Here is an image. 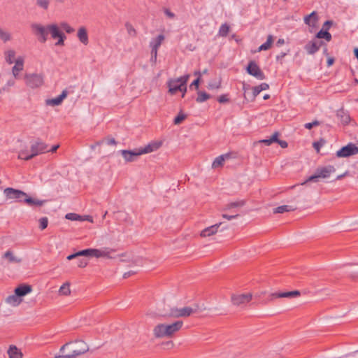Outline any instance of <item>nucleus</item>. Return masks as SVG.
<instances>
[{"mask_svg":"<svg viewBox=\"0 0 358 358\" xmlns=\"http://www.w3.org/2000/svg\"><path fill=\"white\" fill-rule=\"evenodd\" d=\"M89 350L87 344L82 340L69 342L60 348L59 355L55 358H76Z\"/></svg>","mask_w":358,"mask_h":358,"instance_id":"obj_1","label":"nucleus"},{"mask_svg":"<svg viewBox=\"0 0 358 358\" xmlns=\"http://www.w3.org/2000/svg\"><path fill=\"white\" fill-rule=\"evenodd\" d=\"M183 326V322L177 320L171 324L160 323L153 328V335L156 338H173Z\"/></svg>","mask_w":358,"mask_h":358,"instance_id":"obj_2","label":"nucleus"},{"mask_svg":"<svg viewBox=\"0 0 358 358\" xmlns=\"http://www.w3.org/2000/svg\"><path fill=\"white\" fill-rule=\"evenodd\" d=\"M336 169L334 166L331 165L317 168L315 174L309 176L305 181V183L308 182H317L319 181L320 178H327L332 173H334Z\"/></svg>","mask_w":358,"mask_h":358,"instance_id":"obj_3","label":"nucleus"},{"mask_svg":"<svg viewBox=\"0 0 358 358\" xmlns=\"http://www.w3.org/2000/svg\"><path fill=\"white\" fill-rule=\"evenodd\" d=\"M116 250L109 247H103L101 248H94L93 257L96 258H106V259H115L117 257H126L125 253L116 255Z\"/></svg>","mask_w":358,"mask_h":358,"instance_id":"obj_4","label":"nucleus"},{"mask_svg":"<svg viewBox=\"0 0 358 358\" xmlns=\"http://www.w3.org/2000/svg\"><path fill=\"white\" fill-rule=\"evenodd\" d=\"M195 312L196 310L191 307H183L181 308H171L169 312H166L162 315L165 317H186Z\"/></svg>","mask_w":358,"mask_h":358,"instance_id":"obj_5","label":"nucleus"},{"mask_svg":"<svg viewBox=\"0 0 358 358\" xmlns=\"http://www.w3.org/2000/svg\"><path fill=\"white\" fill-rule=\"evenodd\" d=\"M358 154V147L352 143L343 146L340 150L336 151V155L339 158H346Z\"/></svg>","mask_w":358,"mask_h":358,"instance_id":"obj_6","label":"nucleus"},{"mask_svg":"<svg viewBox=\"0 0 358 358\" xmlns=\"http://www.w3.org/2000/svg\"><path fill=\"white\" fill-rule=\"evenodd\" d=\"M31 27L34 34L38 36V41L43 43L46 42L48 36V25L45 27L41 24L34 23Z\"/></svg>","mask_w":358,"mask_h":358,"instance_id":"obj_7","label":"nucleus"},{"mask_svg":"<svg viewBox=\"0 0 358 358\" xmlns=\"http://www.w3.org/2000/svg\"><path fill=\"white\" fill-rule=\"evenodd\" d=\"M24 79L27 85L31 88L39 87L43 84V76L42 74H26Z\"/></svg>","mask_w":358,"mask_h":358,"instance_id":"obj_8","label":"nucleus"},{"mask_svg":"<svg viewBox=\"0 0 358 358\" xmlns=\"http://www.w3.org/2000/svg\"><path fill=\"white\" fill-rule=\"evenodd\" d=\"M3 193L7 199H15L18 202H23L24 197L27 196V193L12 187L6 188Z\"/></svg>","mask_w":358,"mask_h":358,"instance_id":"obj_9","label":"nucleus"},{"mask_svg":"<svg viewBox=\"0 0 358 358\" xmlns=\"http://www.w3.org/2000/svg\"><path fill=\"white\" fill-rule=\"evenodd\" d=\"M246 71L249 75L254 76L258 80H264L266 78L264 72L255 61L249 62L246 67Z\"/></svg>","mask_w":358,"mask_h":358,"instance_id":"obj_10","label":"nucleus"},{"mask_svg":"<svg viewBox=\"0 0 358 358\" xmlns=\"http://www.w3.org/2000/svg\"><path fill=\"white\" fill-rule=\"evenodd\" d=\"M47 149L48 145L38 139L31 146V154L29 158H34L40 154L44 153L47 151Z\"/></svg>","mask_w":358,"mask_h":358,"instance_id":"obj_11","label":"nucleus"},{"mask_svg":"<svg viewBox=\"0 0 358 358\" xmlns=\"http://www.w3.org/2000/svg\"><path fill=\"white\" fill-rule=\"evenodd\" d=\"M120 152L126 162H135L139 156L142 155L139 148L134 150H122Z\"/></svg>","mask_w":358,"mask_h":358,"instance_id":"obj_12","label":"nucleus"},{"mask_svg":"<svg viewBox=\"0 0 358 358\" xmlns=\"http://www.w3.org/2000/svg\"><path fill=\"white\" fill-rule=\"evenodd\" d=\"M324 45H325V43L322 41H310L306 44L304 49L308 55H314Z\"/></svg>","mask_w":358,"mask_h":358,"instance_id":"obj_13","label":"nucleus"},{"mask_svg":"<svg viewBox=\"0 0 358 358\" xmlns=\"http://www.w3.org/2000/svg\"><path fill=\"white\" fill-rule=\"evenodd\" d=\"M252 299L251 294H241L237 295H233L231 296V301L234 305L242 306L247 304Z\"/></svg>","mask_w":358,"mask_h":358,"instance_id":"obj_14","label":"nucleus"},{"mask_svg":"<svg viewBox=\"0 0 358 358\" xmlns=\"http://www.w3.org/2000/svg\"><path fill=\"white\" fill-rule=\"evenodd\" d=\"M65 218L69 220H71V221H77V222H92V223L94 222L93 217L91 215H78V214H76L74 213H67L65 215Z\"/></svg>","mask_w":358,"mask_h":358,"instance_id":"obj_15","label":"nucleus"},{"mask_svg":"<svg viewBox=\"0 0 358 358\" xmlns=\"http://www.w3.org/2000/svg\"><path fill=\"white\" fill-rule=\"evenodd\" d=\"M162 146L161 142L152 141L144 147L139 148L141 155L148 154L157 150Z\"/></svg>","mask_w":358,"mask_h":358,"instance_id":"obj_16","label":"nucleus"},{"mask_svg":"<svg viewBox=\"0 0 358 358\" xmlns=\"http://www.w3.org/2000/svg\"><path fill=\"white\" fill-rule=\"evenodd\" d=\"M67 95L68 92L66 90H64L62 91V94L59 95L57 97L54 99H46L45 103L48 106H59L62 103L63 100L67 96Z\"/></svg>","mask_w":358,"mask_h":358,"instance_id":"obj_17","label":"nucleus"},{"mask_svg":"<svg viewBox=\"0 0 358 358\" xmlns=\"http://www.w3.org/2000/svg\"><path fill=\"white\" fill-rule=\"evenodd\" d=\"M300 295V292L297 290L285 292H275L271 294L273 298H293Z\"/></svg>","mask_w":358,"mask_h":358,"instance_id":"obj_18","label":"nucleus"},{"mask_svg":"<svg viewBox=\"0 0 358 358\" xmlns=\"http://www.w3.org/2000/svg\"><path fill=\"white\" fill-rule=\"evenodd\" d=\"M94 250V248H88V249L80 250L78 252H76L74 254L69 255L67 257V259L71 260V259L77 258L80 256L93 257Z\"/></svg>","mask_w":358,"mask_h":358,"instance_id":"obj_19","label":"nucleus"},{"mask_svg":"<svg viewBox=\"0 0 358 358\" xmlns=\"http://www.w3.org/2000/svg\"><path fill=\"white\" fill-rule=\"evenodd\" d=\"M8 358H23L21 350L15 345H10L7 350Z\"/></svg>","mask_w":358,"mask_h":358,"instance_id":"obj_20","label":"nucleus"},{"mask_svg":"<svg viewBox=\"0 0 358 358\" xmlns=\"http://www.w3.org/2000/svg\"><path fill=\"white\" fill-rule=\"evenodd\" d=\"M220 226V225H210L201 231L200 236L203 238L210 236L219 231Z\"/></svg>","mask_w":358,"mask_h":358,"instance_id":"obj_21","label":"nucleus"},{"mask_svg":"<svg viewBox=\"0 0 358 358\" xmlns=\"http://www.w3.org/2000/svg\"><path fill=\"white\" fill-rule=\"evenodd\" d=\"M336 117L344 125L348 124L350 121V117L348 112L345 111L343 108H341L337 110Z\"/></svg>","mask_w":358,"mask_h":358,"instance_id":"obj_22","label":"nucleus"},{"mask_svg":"<svg viewBox=\"0 0 358 358\" xmlns=\"http://www.w3.org/2000/svg\"><path fill=\"white\" fill-rule=\"evenodd\" d=\"M45 201L44 200H38L34 198H31L27 194V196H24L23 200V202L30 207L41 206L43 205Z\"/></svg>","mask_w":358,"mask_h":358,"instance_id":"obj_23","label":"nucleus"},{"mask_svg":"<svg viewBox=\"0 0 358 358\" xmlns=\"http://www.w3.org/2000/svg\"><path fill=\"white\" fill-rule=\"evenodd\" d=\"M169 92L171 94H175L182 86L179 82H176V79H171L168 81Z\"/></svg>","mask_w":358,"mask_h":358,"instance_id":"obj_24","label":"nucleus"},{"mask_svg":"<svg viewBox=\"0 0 358 358\" xmlns=\"http://www.w3.org/2000/svg\"><path fill=\"white\" fill-rule=\"evenodd\" d=\"M15 64L12 69V72L15 78H17L19 72L23 70L24 67V59L22 57H19L15 60Z\"/></svg>","mask_w":358,"mask_h":358,"instance_id":"obj_25","label":"nucleus"},{"mask_svg":"<svg viewBox=\"0 0 358 358\" xmlns=\"http://www.w3.org/2000/svg\"><path fill=\"white\" fill-rule=\"evenodd\" d=\"M229 154H224L216 157L215 160L213 162L212 168L217 169L218 167L222 166L224 162L225 161V159H229Z\"/></svg>","mask_w":358,"mask_h":358,"instance_id":"obj_26","label":"nucleus"},{"mask_svg":"<svg viewBox=\"0 0 358 358\" xmlns=\"http://www.w3.org/2000/svg\"><path fill=\"white\" fill-rule=\"evenodd\" d=\"M31 287L30 285H20L15 289V293L19 296H24L31 292Z\"/></svg>","mask_w":358,"mask_h":358,"instance_id":"obj_27","label":"nucleus"},{"mask_svg":"<svg viewBox=\"0 0 358 358\" xmlns=\"http://www.w3.org/2000/svg\"><path fill=\"white\" fill-rule=\"evenodd\" d=\"M48 34L50 33L51 34V36L52 38L55 39L57 38L60 35L61 30L59 29V27L56 24H51L48 25Z\"/></svg>","mask_w":358,"mask_h":358,"instance_id":"obj_28","label":"nucleus"},{"mask_svg":"<svg viewBox=\"0 0 358 358\" xmlns=\"http://www.w3.org/2000/svg\"><path fill=\"white\" fill-rule=\"evenodd\" d=\"M78 37L80 41L84 45H87L88 43V35L85 27H82L78 29Z\"/></svg>","mask_w":358,"mask_h":358,"instance_id":"obj_29","label":"nucleus"},{"mask_svg":"<svg viewBox=\"0 0 358 358\" xmlns=\"http://www.w3.org/2000/svg\"><path fill=\"white\" fill-rule=\"evenodd\" d=\"M164 38L165 37L163 34L158 35L156 38H152V41L150 42V47L151 48H153L159 49Z\"/></svg>","mask_w":358,"mask_h":358,"instance_id":"obj_30","label":"nucleus"},{"mask_svg":"<svg viewBox=\"0 0 358 358\" xmlns=\"http://www.w3.org/2000/svg\"><path fill=\"white\" fill-rule=\"evenodd\" d=\"M6 302L12 306H17L22 302V299L15 293V294L8 296Z\"/></svg>","mask_w":358,"mask_h":358,"instance_id":"obj_31","label":"nucleus"},{"mask_svg":"<svg viewBox=\"0 0 358 358\" xmlns=\"http://www.w3.org/2000/svg\"><path fill=\"white\" fill-rule=\"evenodd\" d=\"M295 208L289 205H283L273 208V213H284L285 212H289L294 210Z\"/></svg>","mask_w":358,"mask_h":358,"instance_id":"obj_32","label":"nucleus"},{"mask_svg":"<svg viewBox=\"0 0 358 358\" xmlns=\"http://www.w3.org/2000/svg\"><path fill=\"white\" fill-rule=\"evenodd\" d=\"M4 55H5L6 62L8 64H11L14 62H15V52L13 50H9L6 51L4 52Z\"/></svg>","mask_w":358,"mask_h":358,"instance_id":"obj_33","label":"nucleus"},{"mask_svg":"<svg viewBox=\"0 0 358 358\" xmlns=\"http://www.w3.org/2000/svg\"><path fill=\"white\" fill-rule=\"evenodd\" d=\"M59 294L63 296H69L71 294L70 283L66 282L64 283L59 289Z\"/></svg>","mask_w":358,"mask_h":358,"instance_id":"obj_34","label":"nucleus"},{"mask_svg":"<svg viewBox=\"0 0 358 358\" xmlns=\"http://www.w3.org/2000/svg\"><path fill=\"white\" fill-rule=\"evenodd\" d=\"M197 94H198V96L196 99V101L197 103L204 102L210 98V95L209 94L206 93V92L199 90L197 92Z\"/></svg>","mask_w":358,"mask_h":358,"instance_id":"obj_35","label":"nucleus"},{"mask_svg":"<svg viewBox=\"0 0 358 358\" xmlns=\"http://www.w3.org/2000/svg\"><path fill=\"white\" fill-rule=\"evenodd\" d=\"M279 136V133L278 131H275L270 138L268 139H263L259 141V143H264L266 145H270L273 143H275V141L278 140V137Z\"/></svg>","mask_w":358,"mask_h":358,"instance_id":"obj_36","label":"nucleus"},{"mask_svg":"<svg viewBox=\"0 0 358 358\" xmlns=\"http://www.w3.org/2000/svg\"><path fill=\"white\" fill-rule=\"evenodd\" d=\"M273 38L272 35H268L266 41L259 47V51L268 50L273 43Z\"/></svg>","mask_w":358,"mask_h":358,"instance_id":"obj_37","label":"nucleus"},{"mask_svg":"<svg viewBox=\"0 0 358 358\" xmlns=\"http://www.w3.org/2000/svg\"><path fill=\"white\" fill-rule=\"evenodd\" d=\"M229 30L230 27L229 24L227 23L222 24L219 29L218 35L222 37H226L228 35Z\"/></svg>","mask_w":358,"mask_h":358,"instance_id":"obj_38","label":"nucleus"},{"mask_svg":"<svg viewBox=\"0 0 358 358\" xmlns=\"http://www.w3.org/2000/svg\"><path fill=\"white\" fill-rule=\"evenodd\" d=\"M245 204V200H240L234 202H231L226 206L227 209H231L233 208L242 207Z\"/></svg>","mask_w":358,"mask_h":358,"instance_id":"obj_39","label":"nucleus"},{"mask_svg":"<svg viewBox=\"0 0 358 358\" xmlns=\"http://www.w3.org/2000/svg\"><path fill=\"white\" fill-rule=\"evenodd\" d=\"M326 143V140L323 138H321L319 141L313 142V146L317 153L320 152V148L324 145Z\"/></svg>","mask_w":358,"mask_h":358,"instance_id":"obj_40","label":"nucleus"},{"mask_svg":"<svg viewBox=\"0 0 358 358\" xmlns=\"http://www.w3.org/2000/svg\"><path fill=\"white\" fill-rule=\"evenodd\" d=\"M11 39V36L10 33L4 31L3 29L0 28V40L3 41L4 43L10 41Z\"/></svg>","mask_w":358,"mask_h":358,"instance_id":"obj_41","label":"nucleus"},{"mask_svg":"<svg viewBox=\"0 0 358 358\" xmlns=\"http://www.w3.org/2000/svg\"><path fill=\"white\" fill-rule=\"evenodd\" d=\"M3 257L8 259L10 262H19L20 259H17L10 251H7L3 255Z\"/></svg>","mask_w":358,"mask_h":358,"instance_id":"obj_42","label":"nucleus"},{"mask_svg":"<svg viewBox=\"0 0 358 358\" xmlns=\"http://www.w3.org/2000/svg\"><path fill=\"white\" fill-rule=\"evenodd\" d=\"M187 117V115L182 112H180L178 115L174 118L173 123L175 124H180Z\"/></svg>","mask_w":358,"mask_h":358,"instance_id":"obj_43","label":"nucleus"},{"mask_svg":"<svg viewBox=\"0 0 358 358\" xmlns=\"http://www.w3.org/2000/svg\"><path fill=\"white\" fill-rule=\"evenodd\" d=\"M190 76L189 74H186L182 76H180V78H176V82H179L180 84L184 87V85H187V83L189 78Z\"/></svg>","mask_w":358,"mask_h":358,"instance_id":"obj_44","label":"nucleus"},{"mask_svg":"<svg viewBox=\"0 0 358 358\" xmlns=\"http://www.w3.org/2000/svg\"><path fill=\"white\" fill-rule=\"evenodd\" d=\"M125 27L127 29V31L128 34L130 36H136V29H134V27L129 22H126Z\"/></svg>","mask_w":358,"mask_h":358,"instance_id":"obj_45","label":"nucleus"},{"mask_svg":"<svg viewBox=\"0 0 358 358\" xmlns=\"http://www.w3.org/2000/svg\"><path fill=\"white\" fill-rule=\"evenodd\" d=\"M29 156H30V154H28V150H20L18 154V159L28 161L31 159V158H28V157H29Z\"/></svg>","mask_w":358,"mask_h":358,"instance_id":"obj_46","label":"nucleus"},{"mask_svg":"<svg viewBox=\"0 0 358 358\" xmlns=\"http://www.w3.org/2000/svg\"><path fill=\"white\" fill-rule=\"evenodd\" d=\"M60 27L64 29L66 33L71 34L74 31V29L72 28L68 23L66 22H61Z\"/></svg>","mask_w":358,"mask_h":358,"instance_id":"obj_47","label":"nucleus"},{"mask_svg":"<svg viewBox=\"0 0 358 358\" xmlns=\"http://www.w3.org/2000/svg\"><path fill=\"white\" fill-rule=\"evenodd\" d=\"M36 4L43 8L45 10H47L48 8L50 1L49 0H37Z\"/></svg>","mask_w":358,"mask_h":358,"instance_id":"obj_48","label":"nucleus"},{"mask_svg":"<svg viewBox=\"0 0 358 358\" xmlns=\"http://www.w3.org/2000/svg\"><path fill=\"white\" fill-rule=\"evenodd\" d=\"M320 124V122L315 120L312 122L306 123L304 124V127L307 129H311L313 127L319 126Z\"/></svg>","mask_w":358,"mask_h":358,"instance_id":"obj_49","label":"nucleus"},{"mask_svg":"<svg viewBox=\"0 0 358 358\" xmlns=\"http://www.w3.org/2000/svg\"><path fill=\"white\" fill-rule=\"evenodd\" d=\"M221 87V81L218 82H210L208 85V88L210 90L219 89Z\"/></svg>","mask_w":358,"mask_h":358,"instance_id":"obj_50","label":"nucleus"},{"mask_svg":"<svg viewBox=\"0 0 358 358\" xmlns=\"http://www.w3.org/2000/svg\"><path fill=\"white\" fill-rule=\"evenodd\" d=\"M88 262L85 259H78L77 265L80 268H84L87 265Z\"/></svg>","mask_w":358,"mask_h":358,"instance_id":"obj_51","label":"nucleus"},{"mask_svg":"<svg viewBox=\"0 0 358 358\" xmlns=\"http://www.w3.org/2000/svg\"><path fill=\"white\" fill-rule=\"evenodd\" d=\"M200 81H201V78H200L199 77H198L196 79H195V80H194L191 83V85H189V88H190V89H192V88L194 87L196 90H198V89H199V86Z\"/></svg>","mask_w":358,"mask_h":358,"instance_id":"obj_52","label":"nucleus"},{"mask_svg":"<svg viewBox=\"0 0 358 358\" xmlns=\"http://www.w3.org/2000/svg\"><path fill=\"white\" fill-rule=\"evenodd\" d=\"M217 101L220 103H224L229 101L227 94H222L217 98Z\"/></svg>","mask_w":358,"mask_h":358,"instance_id":"obj_53","label":"nucleus"},{"mask_svg":"<svg viewBox=\"0 0 358 358\" xmlns=\"http://www.w3.org/2000/svg\"><path fill=\"white\" fill-rule=\"evenodd\" d=\"M332 24H333V21H331V20H327L323 24L322 29H324V30H326V31H329V29L331 28Z\"/></svg>","mask_w":358,"mask_h":358,"instance_id":"obj_54","label":"nucleus"},{"mask_svg":"<svg viewBox=\"0 0 358 358\" xmlns=\"http://www.w3.org/2000/svg\"><path fill=\"white\" fill-rule=\"evenodd\" d=\"M327 32V31L326 30H324L322 29H321L315 35V38H318V39H322V38H324V36H325V34Z\"/></svg>","mask_w":358,"mask_h":358,"instance_id":"obj_55","label":"nucleus"},{"mask_svg":"<svg viewBox=\"0 0 358 358\" xmlns=\"http://www.w3.org/2000/svg\"><path fill=\"white\" fill-rule=\"evenodd\" d=\"M275 143H277L278 144L280 145V146L282 148H287L288 146V143H287V141H283V140H280L278 138L277 141H275Z\"/></svg>","mask_w":358,"mask_h":358,"instance_id":"obj_56","label":"nucleus"},{"mask_svg":"<svg viewBox=\"0 0 358 358\" xmlns=\"http://www.w3.org/2000/svg\"><path fill=\"white\" fill-rule=\"evenodd\" d=\"M164 12L168 17L171 19L175 17V14L173 12H171L169 9L164 8Z\"/></svg>","mask_w":358,"mask_h":358,"instance_id":"obj_57","label":"nucleus"},{"mask_svg":"<svg viewBox=\"0 0 358 358\" xmlns=\"http://www.w3.org/2000/svg\"><path fill=\"white\" fill-rule=\"evenodd\" d=\"M162 345H164L168 349L173 348L174 346V343L172 341H168L164 342L162 343Z\"/></svg>","mask_w":358,"mask_h":358,"instance_id":"obj_58","label":"nucleus"},{"mask_svg":"<svg viewBox=\"0 0 358 358\" xmlns=\"http://www.w3.org/2000/svg\"><path fill=\"white\" fill-rule=\"evenodd\" d=\"M260 92H261V91L258 86L253 87H252L253 99H255Z\"/></svg>","mask_w":358,"mask_h":358,"instance_id":"obj_59","label":"nucleus"},{"mask_svg":"<svg viewBox=\"0 0 358 358\" xmlns=\"http://www.w3.org/2000/svg\"><path fill=\"white\" fill-rule=\"evenodd\" d=\"M308 16H310V18L313 20V26H314V24L315 22L317 21V13L315 11H313Z\"/></svg>","mask_w":358,"mask_h":358,"instance_id":"obj_60","label":"nucleus"},{"mask_svg":"<svg viewBox=\"0 0 358 358\" xmlns=\"http://www.w3.org/2000/svg\"><path fill=\"white\" fill-rule=\"evenodd\" d=\"M106 143L108 145H116L117 142L114 138H107L106 139Z\"/></svg>","mask_w":358,"mask_h":358,"instance_id":"obj_61","label":"nucleus"},{"mask_svg":"<svg viewBox=\"0 0 358 358\" xmlns=\"http://www.w3.org/2000/svg\"><path fill=\"white\" fill-rule=\"evenodd\" d=\"M260 91L266 90L269 88L268 84L266 83H261L259 85H258Z\"/></svg>","mask_w":358,"mask_h":358,"instance_id":"obj_62","label":"nucleus"},{"mask_svg":"<svg viewBox=\"0 0 358 358\" xmlns=\"http://www.w3.org/2000/svg\"><path fill=\"white\" fill-rule=\"evenodd\" d=\"M311 20L312 19L310 18V16L307 15L304 17L305 23L309 26L313 24V23H311Z\"/></svg>","mask_w":358,"mask_h":358,"instance_id":"obj_63","label":"nucleus"},{"mask_svg":"<svg viewBox=\"0 0 358 358\" xmlns=\"http://www.w3.org/2000/svg\"><path fill=\"white\" fill-rule=\"evenodd\" d=\"M286 55H287L286 52H281L280 54H279L276 56V60L277 61L282 60L285 57Z\"/></svg>","mask_w":358,"mask_h":358,"instance_id":"obj_64","label":"nucleus"}]
</instances>
